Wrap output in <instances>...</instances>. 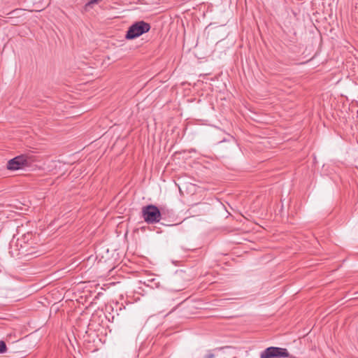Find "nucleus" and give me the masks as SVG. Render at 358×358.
<instances>
[{
    "label": "nucleus",
    "instance_id": "nucleus-1",
    "mask_svg": "<svg viewBox=\"0 0 358 358\" xmlns=\"http://www.w3.org/2000/svg\"><path fill=\"white\" fill-rule=\"evenodd\" d=\"M141 213L144 221L148 224L157 223L161 220V212L155 205L150 204L143 206Z\"/></svg>",
    "mask_w": 358,
    "mask_h": 358
},
{
    "label": "nucleus",
    "instance_id": "nucleus-2",
    "mask_svg": "<svg viewBox=\"0 0 358 358\" xmlns=\"http://www.w3.org/2000/svg\"><path fill=\"white\" fill-rule=\"evenodd\" d=\"M150 29L148 23L140 21L132 24L128 29L126 38L127 39H134L140 36L144 33L148 32Z\"/></svg>",
    "mask_w": 358,
    "mask_h": 358
},
{
    "label": "nucleus",
    "instance_id": "nucleus-3",
    "mask_svg": "<svg viewBox=\"0 0 358 358\" xmlns=\"http://www.w3.org/2000/svg\"><path fill=\"white\" fill-rule=\"evenodd\" d=\"M291 357L286 348L268 347L261 352L260 358H285Z\"/></svg>",
    "mask_w": 358,
    "mask_h": 358
},
{
    "label": "nucleus",
    "instance_id": "nucleus-4",
    "mask_svg": "<svg viewBox=\"0 0 358 358\" xmlns=\"http://www.w3.org/2000/svg\"><path fill=\"white\" fill-rule=\"evenodd\" d=\"M29 159L27 155H21L10 159L6 168L10 171H17L29 165Z\"/></svg>",
    "mask_w": 358,
    "mask_h": 358
},
{
    "label": "nucleus",
    "instance_id": "nucleus-5",
    "mask_svg": "<svg viewBox=\"0 0 358 358\" xmlns=\"http://www.w3.org/2000/svg\"><path fill=\"white\" fill-rule=\"evenodd\" d=\"M7 351V347L6 343L3 341H0V354L4 353Z\"/></svg>",
    "mask_w": 358,
    "mask_h": 358
},
{
    "label": "nucleus",
    "instance_id": "nucleus-6",
    "mask_svg": "<svg viewBox=\"0 0 358 358\" xmlns=\"http://www.w3.org/2000/svg\"><path fill=\"white\" fill-rule=\"evenodd\" d=\"M214 357H215V355L213 353H210V352L204 356V358H214Z\"/></svg>",
    "mask_w": 358,
    "mask_h": 358
}]
</instances>
